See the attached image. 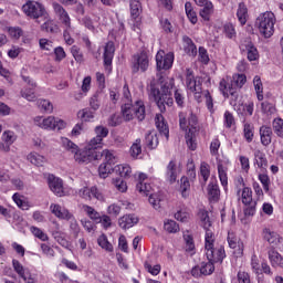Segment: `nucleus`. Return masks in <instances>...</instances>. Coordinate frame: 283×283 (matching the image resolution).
Instances as JSON below:
<instances>
[{"label":"nucleus","mask_w":283,"mask_h":283,"mask_svg":"<svg viewBox=\"0 0 283 283\" xmlns=\"http://www.w3.org/2000/svg\"><path fill=\"white\" fill-rule=\"evenodd\" d=\"M254 165H256L259 169H266V165H269L266 155L260 149L254 150Z\"/></svg>","instance_id":"nucleus-34"},{"label":"nucleus","mask_w":283,"mask_h":283,"mask_svg":"<svg viewBox=\"0 0 283 283\" xmlns=\"http://www.w3.org/2000/svg\"><path fill=\"white\" fill-rule=\"evenodd\" d=\"M262 235L266 242L273 248V249H279L282 251L283 249V239L277 234V232L272 231L269 228H264Z\"/></svg>","instance_id":"nucleus-15"},{"label":"nucleus","mask_w":283,"mask_h":283,"mask_svg":"<svg viewBox=\"0 0 283 283\" xmlns=\"http://www.w3.org/2000/svg\"><path fill=\"white\" fill-rule=\"evenodd\" d=\"M237 17L241 25L247 24V17H249V10L247 9V6H244V3L239 4V8L237 10Z\"/></svg>","instance_id":"nucleus-43"},{"label":"nucleus","mask_w":283,"mask_h":283,"mask_svg":"<svg viewBox=\"0 0 283 283\" xmlns=\"http://www.w3.org/2000/svg\"><path fill=\"white\" fill-rule=\"evenodd\" d=\"M22 80L24 81V83H27V86L21 90L22 98H25V101L29 102H34V99L36 98V82L25 75H22Z\"/></svg>","instance_id":"nucleus-12"},{"label":"nucleus","mask_w":283,"mask_h":283,"mask_svg":"<svg viewBox=\"0 0 283 283\" xmlns=\"http://www.w3.org/2000/svg\"><path fill=\"white\" fill-rule=\"evenodd\" d=\"M12 200H13V202H15V205H17V207H19V209H22V211H28L30 209V202L24 200L23 197L19 192H15L12 196Z\"/></svg>","instance_id":"nucleus-41"},{"label":"nucleus","mask_w":283,"mask_h":283,"mask_svg":"<svg viewBox=\"0 0 283 283\" xmlns=\"http://www.w3.org/2000/svg\"><path fill=\"white\" fill-rule=\"evenodd\" d=\"M13 271L19 275V277L23 279L25 283H36V276L30 272V269L23 268V264L18 260L12 261Z\"/></svg>","instance_id":"nucleus-13"},{"label":"nucleus","mask_w":283,"mask_h":283,"mask_svg":"<svg viewBox=\"0 0 283 283\" xmlns=\"http://www.w3.org/2000/svg\"><path fill=\"white\" fill-rule=\"evenodd\" d=\"M253 85L256 93L258 101H264V85L260 75L253 77Z\"/></svg>","instance_id":"nucleus-35"},{"label":"nucleus","mask_w":283,"mask_h":283,"mask_svg":"<svg viewBox=\"0 0 283 283\" xmlns=\"http://www.w3.org/2000/svg\"><path fill=\"white\" fill-rule=\"evenodd\" d=\"M237 195L241 198L242 205H244V216H255L258 202L253 200V190L249 187H243L242 190L238 189Z\"/></svg>","instance_id":"nucleus-8"},{"label":"nucleus","mask_w":283,"mask_h":283,"mask_svg":"<svg viewBox=\"0 0 283 283\" xmlns=\"http://www.w3.org/2000/svg\"><path fill=\"white\" fill-rule=\"evenodd\" d=\"M77 117L84 123H92V120L96 118V111H93L92 108H83L77 112Z\"/></svg>","instance_id":"nucleus-33"},{"label":"nucleus","mask_w":283,"mask_h":283,"mask_svg":"<svg viewBox=\"0 0 283 283\" xmlns=\"http://www.w3.org/2000/svg\"><path fill=\"white\" fill-rule=\"evenodd\" d=\"M101 158H104V163L107 165H116L118 163V156H116V153L114 150L104 149L102 153H99Z\"/></svg>","instance_id":"nucleus-31"},{"label":"nucleus","mask_w":283,"mask_h":283,"mask_svg":"<svg viewBox=\"0 0 283 283\" xmlns=\"http://www.w3.org/2000/svg\"><path fill=\"white\" fill-rule=\"evenodd\" d=\"M136 189L139 193L144 196H149V191H151V185L147 184V181H138L136 185Z\"/></svg>","instance_id":"nucleus-61"},{"label":"nucleus","mask_w":283,"mask_h":283,"mask_svg":"<svg viewBox=\"0 0 283 283\" xmlns=\"http://www.w3.org/2000/svg\"><path fill=\"white\" fill-rule=\"evenodd\" d=\"M231 81L232 85H234L235 90H238V87H243L244 83H247V75L235 74L232 76Z\"/></svg>","instance_id":"nucleus-56"},{"label":"nucleus","mask_w":283,"mask_h":283,"mask_svg":"<svg viewBox=\"0 0 283 283\" xmlns=\"http://www.w3.org/2000/svg\"><path fill=\"white\" fill-rule=\"evenodd\" d=\"M186 87L193 94L195 101L198 103H202L203 95L209 112H213V97L211 96V93L209 91L202 92V82L199 77H193V72L191 70H187L186 72Z\"/></svg>","instance_id":"nucleus-3"},{"label":"nucleus","mask_w":283,"mask_h":283,"mask_svg":"<svg viewBox=\"0 0 283 283\" xmlns=\"http://www.w3.org/2000/svg\"><path fill=\"white\" fill-rule=\"evenodd\" d=\"M97 244L101 247V249H104V251H107L108 253H112L114 251V245L107 240V235L101 234L97 238Z\"/></svg>","instance_id":"nucleus-42"},{"label":"nucleus","mask_w":283,"mask_h":283,"mask_svg":"<svg viewBox=\"0 0 283 283\" xmlns=\"http://www.w3.org/2000/svg\"><path fill=\"white\" fill-rule=\"evenodd\" d=\"M157 70H171L174 65V53H165V51H158L156 54Z\"/></svg>","instance_id":"nucleus-14"},{"label":"nucleus","mask_w":283,"mask_h":283,"mask_svg":"<svg viewBox=\"0 0 283 283\" xmlns=\"http://www.w3.org/2000/svg\"><path fill=\"white\" fill-rule=\"evenodd\" d=\"M61 143L64 149L71 151V154H75L74 158L78 165H90V163H94V160H101V153L94 151L87 146H85L83 149H78L76 144L65 137H62Z\"/></svg>","instance_id":"nucleus-2"},{"label":"nucleus","mask_w":283,"mask_h":283,"mask_svg":"<svg viewBox=\"0 0 283 283\" xmlns=\"http://www.w3.org/2000/svg\"><path fill=\"white\" fill-rule=\"evenodd\" d=\"M251 269L253 273H255V275H262V263H260V259H258V255H252Z\"/></svg>","instance_id":"nucleus-54"},{"label":"nucleus","mask_w":283,"mask_h":283,"mask_svg":"<svg viewBox=\"0 0 283 283\" xmlns=\"http://www.w3.org/2000/svg\"><path fill=\"white\" fill-rule=\"evenodd\" d=\"M155 125L160 134H164L166 138H169V126H167V122H165L163 114H157L155 116Z\"/></svg>","instance_id":"nucleus-27"},{"label":"nucleus","mask_w":283,"mask_h":283,"mask_svg":"<svg viewBox=\"0 0 283 283\" xmlns=\"http://www.w3.org/2000/svg\"><path fill=\"white\" fill-rule=\"evenodd\" d=\"M122 114L125 120H145V102L137 99L134 104L125 103L122 106Z\"/></svg>","instance_id":"nucleus-6"},{"label":"nucleus","mask_w":283,"mask_h":283,"mask_svg":"<svg viewBox=\"0 0 283 283\" xmlns=\"http://www.w3.org/2000/svg\"><path fill=\"white\" fill-rule=\"evenodd\" d=\"M228 244L230 249H234L235 255L240 256L244 253V243L233 232L228 233Z\"/></svg>","instance_id":"nucleus-22"},{"label":"nucleus","mask_w":283,"mask_h":283,"mask_svg":"<svg viewBox=\"0 0 283 283\" xmlns=\"http://www.w3.org/2000/svg\"><path fill=\"white\" fill-rule=\"evenodd\" d=\"M216 235L213 234V230H207L205 237V250L208 251V255H211V250L216 249Z\"/></svg>","instance_id":"nucleus-32"},{"label":"nucleus","mask_w":283,"mask_h":283,"mask_svg":"<svg viewBox=\"0 0 283 283\" xmlns=\"http://www.w3.org/2000/svg\"><path fill=\"white\" fill-rule=\"evenodd\" d=\"M140 154H143V146L140 145V139H136L130 147V156L132 158H138Z\"/></svg>","instance_id":"nucleus-57"},{"label":"nucleus","mask_w":283,"mask_h":283,"mask_svg":"<svg viewBox=\"0 0 283 283\" xmlns=\"http://www.w3.org/2000/svg\"><path fill=\"white\" fill-rule=\"evenodd\" d=\"M200 224L205 231H213L211 219L209 218V212L207 210H200L198 213Z\"/></svg>","instance_id":"nucleus-29"},{"label":"nucleus","mask_w":283,"mask_h":283,"mask_svg":"<svg viewBox=\"0 0 283 283\" xmlns=\"http://www.w3.org/2000/svg\"><path fill=\"white\" fill-rule=\"evenodd\" d=\"M166 180L167 182H170V185H174L176 180H178V167L176 166V163L174 160L169 161L166 168Z\"/></svg>","instance_id":"nucleus-25"},{"label":"nucleus","mask_w":283,"mask_h":283,"mask_svg":"<svg viewBox=\"0 0 283 283\" xmlns=\"http://www.w3.org/2000/svg\"><path fill=\"white\" fill-rule=\"evenodd\" d=\"M208 193L211 200L218 201V198H220V187L218 186V184H209Z\"/></svg>","instance_id":"nucleus-51"},{"label":"nucleus","mask_w":283,"mask_h":283,"mask_svg":"<svg viewBox=\"0 0 283 283\" xmlns=\"http://www.w3.org/2000/svg\"><path fill=\"white\" fill-rule=\"evenodd\" d=\"M50 211L53 213V216H55V218H59V220L72 219V212L59 203H51Z\"/></svg>","instance_id":"nucleus-21"},{"label":"nucleus","mask_w":283,"mask_h":283,"mask_svg":"<svg viewBox=\"0 0 283 283\" xmlns=\"http://www.w3.org/2000/svg\"><path fill=\"white\" fill-rule=\"evenodd\" d=\"M206 258L208 262L216 264V262H222L224 258H227V253L224 252V247L220 245L211 249V255H209V250L206 251Z\"/></svg>","instance_id":"nucleus-20"},{"label":"nucleus","mask_w":283,"mask_h":283,"mask_svg":"<svg viewBox=\"0 0 283 283\" xmlns=\"http://www.w3.org/2000/svg\"><path fill=\"white\" fill-rule=\"evenodd\" d=\"M22 10L29 19H43L46 14L45 7L36 1H28Z\"/></svg>","instance_id":"nucleus-9"},{"label":"nucleus","mask_w":283,"mask_h":283,"mask_svg":"<svg viewBox=\"0 0 283 283\" xmlns=\"http://www.w3.org/2000/svg\"><path fill=\"white\" fill-rule=\"evenodd\" d=\"M35 127H40V129H46L48 132H52L54 129H65L67 127V123L61 118H56L54 116H36L33 119Z\"/></svg>","instance_id":"nucleus-7"},{"label":"nucleus","mask_w":283,"mask_h":283,"mask_svg":"<svg viewBox=\"0 0 283 283\" xmlns=\"http://www.w3.org/2000/svg\"><path fill=\"white\" fill-rule=\"evenodd\" d=\"M1 140L12 147V145L17 143V133L13 130H4L2 133Z\"/></svg>","instance_id":"nucleus-47"},{"label":"nucleus","mask_w":283,"mask_h":283,"mask_svg":"<svg viewBox=\"0 0 283 283\" xmlns=\"http://www.w3.org/2000/svg\"><path fill=\"white\" fill-rule=\"evenodd\" d=\"M243 134L244 138L248 143H251L253 140V125L249 123H244L243 125Z\"/></svg>","instance_id":"nucleus-62"},{"label":"nucleus","mask_w":283,"mask_h":283,"mask_svg":"<svg viewBox=\"0 0 283 283\" xmlns=\"http://www.w3.org/2000/svg\"><path fill=\"white\" fill-rule=\"evenodd\" d=\"M129 6L132 19H138V17H140V12H143V6L140 4V0H130Z\"/></svg>","instance_id":"nucleus-39"},{"label":"nucleus","mask_w":283,"mask_h":283,"mask_svg":"<svg viewBox=\"0 0 283 283\" xmlns=\"http://www.w3.org/2000/svg\"><path fill=\"white\" fill-rule=\"evenodd\" d=\"M189 189H191V185L189 184V179L187 177L181 178V196L182 198H189Z\"/></svg>","instance_id":"nucleus-58"},{"label":"nucleus","mask_w":283,"mask_h":283,"mask_svg":"<svg viewBox=\"0 0 283 283\" xmlns=\"http://www.w3.org/2000/svg\"><path fill=\"white\" fill-rule=\"evenodd\" d=\"M223 33L227 39H235V27L232 23H226L223 25Z\"/></svg>","instance_id":"nucleus-64"},{"label":"nucleus","mask_w":283,"mask_h":283,"mask_svg":"<svg viewBox=\"0 0 283 283\" xmlns=\"http://www.w3.org/2000/svg\"><path fill=\"white\" fill-rule=\"evenodd\" d=\"M219 91L224 98H229V96H231L232 101H238V88H235L231 76H226L220 81Z\"/></svg>","instance_id":"nucleus-10"},{"label":"nucleus","mask_w":283,"mask_h":283,"mask_svg":"<svg viewBox=\"0 0 283 283\" xmlns=\"http://www.w3.org/2000/svg\"><path fill=\"white\" fill-rule=\"evenodd\" d=\"M148 202H149V205H151V207L154 209H156V211L163 209V196H160L158 193L150 195Z\"/></svg>","instance_id":"nucleus-46"},{"label":"nucleus","mask_w":283,"mask_h":283,"mask_svg":"<svg viewBox=\"0 0 283 283\" xmlns=\"http://www.w3.org/2000/svg\"><path fill=\"white\" fill-rule=\"evenodd\" d=\"M182 41H184V52L188 54V56H196V54H198V48L193 43V40L185 35L182 38Z\"/></svg>","instance_id":"nucleus-26"},{"label":"nucleus","mask_w":283,"mask_h":283,"mask_svg":"<svg viewBox=\"0 0 283 283\" xmlns=\"http://www.w3.org/2000/svg\"><path fill=\"white\" fill-rule=\"evenodd\" d=\"M200 176H201L203 182H207V180H209V177L211 176V168H210L209 164H207L205 161L201 163Z\"/></svg>","instance_id":"nucleus-59"},{"label":"nucleus","mask_w":283,"mask_h":283,"mask_svg":"<svg viewBox=\"0 0 283 283\" xmlns=\"http://www.w3.org/2000/svg\"><path fill=\"white\" fill-rule=\"evenodd\" d=\"M114 171V166H112V164H107V163H103L99 165L98 168V174L101 176V178H107V176H109V174H112Z\"/></svg>","instance_id":"nucleus-50"},{"label":"nucleus","mask_w":283,"mask_h":283,"mask_svg":"<svg viewBox=\"0 0 283 283\" xmlns=\"http://www.w3.org/2000/svg\"><path fill=\"white\" fill-rule=\"evenodd\" d=\"M46 184H48L50 191H52V193H54V196H57V198H63V196H65V188L63 187V179L50 174L46 176Z\"/></svg>","instance_id":"nucleus-11"},{"label":"nucleus","mask_w":283,"mask_h":283,"mask_svg":"<svg viewBox=\"0 0 283 283\" xmlns=\"http://www.w3.org/2000/svg\"><path fill=\"white\" fill-rule=\"evenodd\" d=\"M179 125L186 132V143L191 151H196L198 143H196V132L198 129V116L191 111L179 113Z\"/></svg>","instance_id":"nucleus-1"},{"label":"nucleus","mask_w":283,"mask_h":283,"mask_svg":"<svg viewBox=\"0 0 283 283\" xmlns=\"http://www.w3.org/2000/svg\"><path fill=\"white\" fill-rule=\"evenodd\" d=\"M114 171L117 176H120V178H129V176H132V167L127 164L115 166Z\"/></svg>","instance_id":"nucleus-37"},{"label":"nucleus","mask_w":283,"mask_h":283,"mask_svg":"<svg viewBox=\"0 0 283 283\" xmlns=\"http://www.w3.org/2000/svg\"><path fill=\"white\" fill-rule=\"evenodd\" d=\"M185 10L190 23L196 25V23H198V14L193 10V6L191 4V2H186Z\"/></svg>","instance_id":"nucleus-44"},{"label":"nucleus","mask_w":283,"mask_h":283,"mask_svg":"<svg viewBox=\"0 0 283 283\" xmlns=\"http://www.w3.org/2000/svg\"><path fill=\"white\" fill-rule=\"evenodd\" d=\"M269 260L273 268L280 266L283 269V258L280 252L272 250L269 252Z\"/></svg>","instance_id":"nucleus-36"},{"label":"nucleus","mask_w":283,"mask_h":283,"mask_svg":"<svg viewBox=\"0 0 283 283\" xmlns=\"http://www.w3.org/2000/svg\"><path fill=\"white\" fill-rule=\"evenodd\" d=\"M149 69V56L147 53L142 52L134 56L133 72H147Z\"/></svg>","instance_id":"nucleus-17"},{"label":"nucleus","mask_w":283,"mask_h":283,"mask_svg":"<svg viewBox=\"0 0 283 283\" xmlns=\"http://www.w3.org/2000/svg\"><path fill=\"white\" fill-rule=\"evenodd\" d=\"M90 108L93 112H98L101 109V93H95L88 99Z\"/></svg>","instance_id":"nucleus-48"},{"label":"nucleus","mask_w":283,"mask_h":283,"mask_svg":"<svg viewBox=\"0 0 283 283\" xmlns=\"http://www.w3.org/2000/svg\"><path fill=\"white\" fill-rule=\"evenodd\" d=\"M77 196L82 198L83 200H92L95 198V200L103 201L105 200V197L103 196V192L98 190L95 186L93 187H83L77 191Z\"/></svg>","instance_id":"nucleus-16"},{"label":"nucleus","mask_w":283,"mask_h":283,"mask_svg":"<svg viewBox=\"0 0 283 283\" xmlns=\"http://www.w3.org/2000/svg\"><path fill=\"white\" fill-rule=\"evenodd\" d=\"M227 171L228 168L224 165L218 164L219 180L224 188H227L229 185V177L227 176Z\"/></svg>","instance_id":"nucleus-45"},{"label":"nucleus","mask_w":283,"mask_h":283,"mask_svg":"<svg viewBox=\"0 0 283 283\" xmlns=\"http://www.w3.org/2000/svg\"><path fill=\"white\" fill-rule=\"evenodd\" d=\"M88 149H92L93 151H98L101 147H103V140L98 137H93L88 144L86 145Z\"/></svg>","instance_id":"nucleus-60"},{"label":"nucleus","mask_w":283,"mask_h":283,"mask_svg":"<svg viewBox=\"0 0 283 283\" xmlns=\"http://www.w3.org/2000/svg\"><path fill=\"white\" fill-rule=\"evenodd\" d=\"M31 233L38 238L39 240H41L42 242H48V240H50V237H48V234L45 232H43V230H41V228H36L34 226H32L30 228Z\"/></svg>","instance_id":"nucleus-53"},{"label":"nucleus","mask_w":283,"mask_h":283,"mask_svg":"<svg viewBox=\"0 0 283 283\" xmlns=\"http://www.w3.org/2000/svg\"><path fill=\"white\" fill-rule=\"evenodd\" d=\"M139 219L136 214H125L118 219V227L120 229H132L135 224H138Z\"/></svg>","instance_id":"nucleus-23"},{"label":"nucleus","mask_w":283,"mask_h":283,"mask_svg":"<svg viewBox=\"0 0 283 283\" xmlns=\"http://www.w3.org/2000/svg\"><path fill=\"white\" fill-rule=\"evenodd\" d=\"M175 218L179 222H189V220H191V212H189L187 209H181L175 213Z\"/></svg>","instance_id":"nucleus-52"},{"label":"nucleus","mask_w":283,"mask_h":283,"mask_svg":"<svg viewBox=\"0 0 283 283\" xmlns=\"http://www.w3.org/2000/svg\"><path fill=\"white\" fill-rule=\"evenodd\" d=\"M82 210L93 222H96V224H101V213L96 211L92 206L83 205Z\"/></svg>","instance_id":"nucleus-28"},{"label":"nucleus","mask_w":283,"mask_h":283,"mask_svg":"<svg viewBox=\"0 0 283 283\" xmlns=\"http://www.w3.org/2000/svg\"><path fill=\"white\" fill-rule=\"evenodd\" d=\"M28 160L31 165H35V167H43L48 163V158L39 153H30Z\"/></svg>","instance_id":"nucleus-30"},{"label":"nucleus","mask_w":283,"mask_h":283,"mask_svg":"<svg viewBox=\"0 0 283 283\" xmlns=\"http://www.w3.org/2000/svg\"><path fill=\"white\" fill-rule=\"evenodd\" d=\"M114 52H116L114 42H107L104 48V67L108 74H112V61H114Z\"/></svg>","instance_id":"nucleus-19"},{"label":"nucleus","mask_w":283,"mask_h":283,"mask_svg":"<svg viewBox=\"0 0 283 283\" xmlns=\"http://www.w3.org/2000/svg\"><path fill=\"white\" fill-rule=\"evenodd\" d=\"M171 90H174V78H166L165 84L161 85V92L154 84L150 85V98L155 101L156 105L160 109V112H165V103L166 105H174V99L171 96Z\"/></svg>","instance_id":"nucleus-4"},{"label":"nucleus","mask_w":283,"mask_h":283,"mask_svg":"<svg viewBox=\"0 0 283 283\" xmlns=\"http://www.w3.org/2000/svg\"><path fill=\"white\" fill-rule=\"evenodd\" d=\"M216 271V265L211 261L202 262L191 270L192 277H202V275H211Z\"/></svg>","instance_id":"nucleus-18"},{"label":"nucleus","mask_w":283,"mask_h":283,"mask_svg":"<svg viewBox=\"0 0 283 283\" xmlns=\"http://www.w3.org/2000/svg\"><path fill=\"white\" fill-rule=\"evenodd\" d=\"M164 229L168 233H178V231H180V226H178L176 221L168 219L164 222Z\"/></svg>","instance_id":"nucleus-49"},{"label":"nucleus","mask_w":283,"mask_h":283,"mask_svg":"<svg viewBox=\"0 0 283 283\" xmlns=\"http://www.w3.org/2000/svg\"><path fill=\"white\" fill-rule=\"evenodd\" d=\"M145 143L148 149H156V147H158V135L156 134V130L146 135Z\"/></svg>","instance_id":"nucleus-38"},{"label":"nucleus","mask_w":283,"mask_h":283,"mask_svg":"<svg viewBox=\"0 0 283 283\" xmlns=\"http://www.w3.org/2000/svg\"><path fill=\"white\" fill-rule=\"evenodd\" d=\"M199 14L203 21H210L211 14H213V3L208 2L207 4H203L202 9L199 11Z\"/></svg>","instance_id":"nucleus-40"},{"label":"nucleus","mask_w":283,"mask_h":283,"mask_svg":"<svg viewBox=\"0 0 283 283\" xmlns=\"http://www.w3.org/2000/svg\"><path fill=\"white\" fill-rule=\"evenodd\" d=\"M259 132H260L261 145H263V147H269L273 138V129L271 128V126L263 125L260 127Z\"/></svg>","instance_id":"nucleus-24"},{"label":"nucleus","mask_w":283,"mask_h":283,"mask_svg":"<svg viewBox=\"0 0 283 283\" xmlns=\"http://www.w3.org/2000/svg\"><path fill=\"white\" fill-rule=\"evenodd\" d=\"M275 23H277L275 13L265 11L256 17L254 25L263 39H271L275 34Z\"/></svg>","instance_id":"nucleus-5"},{"label":"nucleus","mask_w":283,"mask_h":283,"mask_svg":"<svg viewBox=\"0 0 283 283\" xmlns=\"http://www.w3.org/2000/svg\"><path fill=\"white\" fill-rule=\"evenodd\" d=\"M272 127L274 130V134L279 136L280 138H283V119L282 118H275L272 123Z\"/></svg>","instance_id":"nucleus-55"},{"label":"nucleus","mask_w":283,"mask_h":283,"mask_svg":"<svg viewBox=\"0 0 283 283\" xmlns=\"http://www.w3.org/2000/svg\"><path fill=\"white\" fill-rule=\"evenodd\" d=\"M113 185L120 193H125V191H127V182L122 178L113 179Z\"/></svg>","instance_id":"nucleus-63"}]
</instances>
